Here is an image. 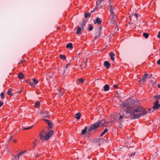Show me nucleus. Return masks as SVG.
<instances>
[{
  "mask_svg": "<svg viewBox=\"0 0 160 160\" xmlns=\"http://www.w3.org/2000/svg\"><path fill=\"white\" fill-rule=\"evenodd\" d=\"M47 115H45V116H44V117L47 118H49L50 117V116L49 115H48L47 114Z\"/></svg>",
  "mask_w": 160,
  "mask_h": 160,
  "instance_id": "41",
  "label": "nucleus"
},
{
  "mask_svg": "<svg viewBox=\"0 0 160 160\" xmlns=\"http://www.w3.org/2000/svg\"><path fill=\"white\" fill-rule=\"evenodd\" d=\"M68 65H69V64H67V65H66V68H68Z\"/></svg>",
  "mask_w": 160,
  "mask_h": 160,
  "instance_id": "59",
  "label": "nucleus"
},
{
  "mask_svg": "<svg viewBox=\"0 0 160 160\" xmlns=\"http://www.w3.org/2000/svg\"><path fill=\"white\" fill-rule=\"evenodd\" d=\"M138 13H136L134 15H132V17H131V19H132V18H135L137 20H138Z\"/></svg>",
  "mask_w": 160,
  "mask_h": 160,
  "instance_id": "18",
  "label": "nucleus"
},
{
  "mask_svg": "<svg viewBox=\"0 0 160 160\" xmlns=\"http://www.w3.org/2000/svg\"><path fill=\"white\" fill-rule=\"evenodd\" d=\"M158 87L159 88H160V84L158 85Z\"/></svg>",
  "mask_w": 160,
  "mask_h": 160,
  "instance_id": "60",
  "label": "nucleus"
},
{
  "mask_svg": "<svg viewBox=\"0 0 160 160\" xmlns=\"http://www.w3.org/2000/svg\"><path fill=\"white\" fill-rule=\"evenodd\" d=\"M22 152H21V153H19L18 154V155L19 156H20L21 155H22Z\"/></svg>",
  "mask_w": 160,
  "mask_h": 160,
  "instance_id": "57",
  "label": "nucleus"
},
{
  "mask_svg": "<svg viewBox=\"0 0 160 160\" xmlns=\"http://www.w3.org/2000/svg\"><path fill=\"white\" fill-rule=\"evenodd\" d=\"M12 138V136H10V139L8 140V142H9L10 140H11Z\"/></svg>",
  "mask_w": 160,
  "mask_h": 160,
  "instance_id": "53",
  "label": "nucleus"
},
{
  "mask_svg": "<svg viewBox=\"0 0 160 160\" xmlns=\"http://www.w3.org/2000/svg\"><path fill=\"white\" fill-rule=\"evenodd\" d=\"M160 109V104H158V102L157 100L154 103L153 106L152 107V109Z\"/></svg>",
  "mask_w": 160,
  "mask_h": 160,
  "instance_id": "5",
  "label": "nucleus"
},
{
  "mask_svg": "<svg viewBox=\"0 0 160 160\" xmlns=\"http://www.w3.org/2000/svg\"><path fill=\"white\" fill-rule=\"evenodd\" d=\"M146 80V78L144 77L140 79L139 82L140 83H141L142 82H144Z\"/></svg>",
  "mask_w": 160,
  "mask_h": 160,
  "instance_id": "20",
  "label": "nucleus"
},
{
  "mask_svg": "<svg viewBox=\"0 0 160 160\" xmlns=\"http://www.w3.org/2000/svg\"><path fill=\"white\" fill-rule=\"evenodd\" d=\"M113 87L115 89H117L118 88V86L117 85H114Z\"/></svg>",
  "mask_w": 160,
  "mask_h": 160,
  "instance_id": "42",
  "label": "nucleus"
},
{
  "mask_svg": "<svg viewBox=\"0 0 160 160\" xmlns=\"http://www.w3.org/2000/svg\"><path fill=\"white\" fill-rule=\"evenodd\" d=\"M81 29H82L80 27H78L77 30H81Z\"/></svg>",
  "mask_w": 160,
  "mask_h": 160,
  "instance_id": "52",
  "label": "nucleus"
},
{
  "mask_svg": "<svg viewBox=\"0 0 160 160\" xmlns=\"http://www.w3.org/2000/svg\"><path fill=\"white\" fill-rule=\"evenodd\" d=\"M26 152V151H23V152H22V154H24V153Z\"/></svg>",
  "mask_w": 160,
  "mask_h": 160,
  "instance_id": "56",
  "label": "nucleus"
},
{
  "mask_svg": "<svg viewBox=\"0 0 160 160\" xmlns=\"http://www.w3.org/2000/svg\"><path fill=\"white\" fill-rule=\"evenodd\" d=\"M87 59L86 61L82 64L81 67H82V68H85L86 65H87Z\"/></svg>",
  "mask_w": 160,
  "mask_h": 160,
  "instance_id": "19",
  "label": "nucleus"
},
{
  "mask_svg": "<svg viewBox=\"0 0 160 160\" xmlns=\"http://www.w3.org/2000/svg\"><path fill=\"white\" fill-rule=\"evenodd\" d=\"M39 102H36L35 103V107L36 108H38L39 106Z\"/></svg>",
  "mask_w": 160,
  "mask_h": 160,
  "instance_id": "28",
  "label": "nucleus"
},
{
  "mask_svg": "<svg viewBox=\"0 0 160 160\" xmlns=\"http://www.w3.org/2000/svg\"><path fill=\"white\" fill-rule=\"evenodd\" d=\"M35 143H34V145L35 146L36 145V142H37V140H35Z\"/></svg>",
  "mask_w": 160,
  "mask_h": 160,
  "instance_id": "54",
  "label": "nucleus"
},
{
  "mask_svg": "<svg viewBox=\"0 0 160 160\" xmlns=\"http://www.w3.org/2000/svg\"><path fill=\"white\" fill-rule=\"evenodd\" d=\"M24 77V75L21 72H20L18 75V78L20 79H22Z\"/></svg>",
  "mask_w": 160,
  "mask_h": 160,
  "instance_id": "17",
  "label": "nucleus"
},
{
  "mask_svg": "<svg viewBox=\"0 0 160 160\" xmlns=\"http://www.w3.org/2000/svg\"><path fill=\"white\" fill-rule=\"evenodd\" d=\"M66 48H70V49H72L73 48V46L72 43H69L66 45Z\"/></svg>",
  "mask_w": 160,
  "mask_h": 160,
  "instance_id": "16",
  "label": "nucleus"
},
{
  "mask_svg": "<svg viewBox=\"0 0 160 160\" xmlns=\"http://www.w3.org/2000/svg\"><path fill=\"white\" fill-rule=\"evenodd\" d=\"M48 112H46L45 111H44V112L41 111V114H42V115L44 117V116H45L46 114H48Z\"/></svg>",
  "mask_w": 160,
  "mask_h": 160,
  "instance_id": "24",
  "label": "nucleus"
},
{
  "mask_svg": "<svg viewBox=\"0 0 160 160\" xmlns=\"http://www.w3.org/2000/svg\"><path fill=\"white\" fill-rule=\"evenodd\" d=\"M115 10V8L112 9L111 8L110 9V13L112 15H115V13H114V10Z\"/></svg>",
  "mask_w": 160,
  "mask_h": 160,
  "instance_id": "21",
  "label": "nucleus"
},
{
  "mask_svg": "<svg viewBox=\"0 0 160 160\" xmlns=\"http://www.w3.org/2000/svg\"><path fill=\"white\" fill-rule=\"evenodd\" d=\"M7 94L9 95H11V96H12L13 95V94H12L11 93V89L10 88L9 89L8 91V92H7Z\"/></svg>",
  "mask_w": 160,
  "mask_h": 160,
  "instance_id": "25",
  "label": "nucleus"
},
{
  "mask_svg": "<svg viewBox=\"0 0 160 160\" xmlns=\"http://www.w3.org/2000/svg\"><path fill=\"white\" fill-rule=\"evenodd\" d=\"M88 128L87 127H85L84 129L82 130L81 132V134L82 135H84L86 132Z\"/></svg>",
  "mask_w": 160,
  "mask_h": 160,
  "instance_id": "14",
  "label": "nucleus"
},
{
  "mask_svg": "<svg viewBox=\"0 0 160 160\" xmlns=\"http://www.w3.org/2000/svg\"><path fill=\"white\" fill-rule=\"evenodd\" d=\"M39 157V155L38 154H36V158H38V157Z\"/></svg>",
  "mask_w": 160,
  "mask_h": 160,
  "instance_id": "55",
  "label": "nucleus"
},
{
  "mask_svg": "<svg viewBox=\"0 0 160 160\" xmlns=\"http://www.w3.org/2000/svg\"><path fill=\"white\" fill-rule=\"evenodd\" d=\"M103 88L104 91H108L110 89L109 85L108 84H105L103 87Z\"/></svg>",
  "mask_w": 160,
  "mask_h": 160,
  "instance_id": "11",
  "label": "nucleus"
},
{
  "mask_svg": "<svg viewBox=\"0 0 160 160\" xmlns=\"http://www.w3.org/2000/svg\"><path fill=\"white\" fill-rule=\"evenodd\" d=\"M57 28H58L57 29H59L60 28V27H58Z\"/></svg>",
  "mask_w": 160,
  "mask_h": 160,
  "instance_id": "62",
  "label": "nucleus"
},
{
  "mask_svg": "<svg viewBox=\"0 0 160 160\" xmlns=\"http://www.w3.org/2000/svg\"><path fill=\"white\" fill-rule=\"evenodd\" d=\"M82 31H76V33L78 34L81 33Z\"/></svg>",
  "mask_w": 160,
  "mask_h": 160,
  "instance_id": "39",
  "label": "nucleus"
},
{
  "mask_svg": "<svg viewBox=\"0 0 160 160\" xmlns=\"http://www.w3.org/2000/svg\"><path fill=\"white\" fill-rule=\"evenodd\" d=\"M153 98L158 99H160V94L155 95L153 97Z\"/></svg>",
  "mask_w": 160,
  "mask_h": 160,
  "instance_id": "30",
  "label": "nucleus"
},
{
  "mask_svg": "<svg viewBox=\"0 0 160 160\" xmlns=\"http://www.w3.org/2000/svg\"><path fill=\"white\" fill-rule=\"evenodd\" d=\"M109 8H110V9H111V8H112V9H114V8H113L112 7V5L111 4H109Z\"/></svg>",
  "mask_w": 160,
  "mask_h": 160,
  "instance_id": "46",
  "label": "nucleus"
},
{
  "mask_svg": "<svg viewBox=\"0 0 160 160\" xmlns=\"http://www.w3.org/2000/svg\"><path fill=\"white\" fill-rule=\"evenodd\" d=\"M115 18H116L115 15H112V18H111V20L114 21L115 19Z\"/></svg>",
  "mask_w": 160,
  "mask_h": 160,
  "instance_id": "32",
  "label": "nucleus"
},
{
  "mask_svg": "<svg viewBox=\"0 0 160 160\" xmlns=\"http://www.w3.org/2000/svg\"><path fill=\"white\" fill-rule=\"evenodd\" d=\"M101 121H98L97 122L95 123L94 124H92L91 126L89 127L88 128V132H90L93 130H95L99 127Z\"/></svg>",
  "mask_w": 160,
  "mask_h": 160,
  "instance_id": "3",
  "label": "nucleus"
},
{
  "mask_svg": "<svg viewBox=\"0 0 160 160\" xmlns=\"http://www.w3.org/2000/svg\"><path fill=\"white\" fill-rule=\"evenodd\" d=\"M30 85L32 86H34V84L33 82H30Z\"/></svg>",
  "mask_w": 160,
  "mask_h": 160,
  "instance_id": "44",
  "label": "nucleus"
},
{
  "mask_svg": "<svg viewBox=\"0 0 160 160\" xmlns=\"http://www.w3.org/2000/svg\"><path fill=\"white\" fill-rule=\"evenodd\" d=\"M104 65L105 67H106L108 69L110 66V64L108 62L105 61L104 63Z\"/></svg>",
  "mask_w": 160,
  "mask_h": 160,
  "instance_id": "7",
  "label": "nucleus"
},
{
  "mask_svg": "<svg viewBox=\"0 0 160 160\" xmlns=\"http://www.w3.org/2000/svg\"><path fill=\"white\" fill-rule=\"evenodd\" d=\"M102 21L100 20V18L99 17H97L96 18V19L94 21V23L95 24L96 23L98 24H100L102 22Z\"/></svg>",
  "mask_w": 160,
  "mask_h": 160,
  "instance_id": "6",
  "label": "nucleus"
},
{
  "mask_svg": "<svg viewBox=\"0 0 160 160\" xmlns=\"http://www.w3.org/2000/svg\"><path fill=\"white\" fill-rule=\"evenodd\" d=\"M13 142H17V141L15 140H13Z\"/></svg>",
  "mask_w": 160,
  "mask_h": 160,
  "instance_id": "61",
  "label": "nucleus"
},
{
  "mask_svg": "<svg viewBox=\"0 0 160 160\" xmlns=\"http://www.w3.org/2000/svg\"><path fill=\"white\" fill-rule=\"evenodd\" d=\"M53 133V131H50L48 133L45 134V132L42 131L39 135L40 138L42 141H43L44 139L46 140H48L49 138L52 136Z\"/></svg>",
  "mask_w": 160,
  "mask_h": 160,
  "instance_id": "2",
  "label": "nucleus"
},
{
  "mask_svg": "<svg viewBox=\"0 0 160 160\" xmlns=\"http://www.w3.org/2000/svg\"><path fill=\"white\" fill-rule=\"evenodd\" d=\"M152 108H149V109H148V111H147V113L148 112H150V111H151V110H152Z\"/></svg>",
  "mask_w": 160,
  "mask_h": 160,
  "instance_id": "50",
  "label": "nucleus"
},
{
  "mask_svg": "<svg viewBox=\"0 0 160 160\" xmlns=\"http://www.w3.org/2000/svg\"><path fill=\"white\" fill-rule=\"evenodd\" d=\"M157 37L159 38H160V31L158 32V34L157 35Z\"/></svg>",
  "mask_w": 160,
  "mask_h": 160,
  "instance_id": "43",
  "label": "nucleus"
},
{
  "mask_svg": "<svg viewBox=\"0 0 160 160\" xmlns=\"http://www.w3.org/2000/svg\"><path fill=\"white\" fill-rule=\"evenodd\" d=\"M90 14L88 12L85 14L84 17L85 18H87L90 17Z\"/></svg>",
  "mask_w": 160,
  "mask_h": 160,
  "instance_id": "27",
  "label": "nucleus"
},
{
  "mask_svg": "<svg viewBox=\"0 0 160 160\" xmlns=\"http://www.w3.org/2000/svg\"><path fill=\"white\" fill-rule=\"evenodd\" d=\"M20 92H18L17 93H20Z\"/></svg>",
  "mask_w": 160,
  "mask_h": 160,
  "instance_id": "63",
  "label": "nucleus"
},
{
  "mask_svg": "<svg viewBox=\"0 0 160 160\" xmlns=\"http://www.w3.org/2000/svg\"><path fill=\"white\" fill-rule=\"evenodd\" d=\"M33 125L32 126L29 127H28L26 128H25L23 126H22V128H23V129L24 130H28L29 129H30L33 127Z\"/></svg>",
  "mask_w": 160,
  "mask_h": 160,
  "instance_id": "31",
  "label": "nucleus"
},
{
  "mask_svg": "<svg viewBox=\"0 0 160 160\" xmlns=\"http://www.w3.org/2000/svg\"><path fill=\"white\" fill-rule=\"evenodd\" d=\"M65 70H64L63 72V73H65Z\"/></svg>",
  "mask_w": 160,
  "mask_h": 160,
  "instance_id": "64",
  "label": "nucleus"
},
{
  "mask_svg": "<svg viewBox=\"0 0 160 160\" xmlns=\"http://www.w3.org/2000/svg\"><path fill=\"white\" fill-rule=\"evenodd\" d=\"M147 112L137 104L133 106H128L126 110V112L130 114V118L132 119L138 118L142 115L146 114Z\"/></svg>",
  "mask_w": 160,
  "mask_h": 160,
  "instance_id": "1",
  "label": "nucleus"
},
{
  "mask_svg": "<svg viewBox=\"0 0 160 160\" xmlns=\"http://www.w3.org/2000/svg\"><path fill=\"white\" fill-rule=\"evenodd\" d=\"M113 27H115V29H116V30H118V27L117 26V24H114Z\"/></svg>",
  "mask_w": 160,
  "mask_h": 160,
  "instance_id": "37",
  "label": "nucleus"
},
{
  "mask_svg": "<svg viewBox=\"0 0 160 160\" xmlns=\"http://www.w3.org/2000/svg\"><path fill=\"white\" fill-rule=\"evenodd\" d=\"M98 121H101V122L100 123V124H101L102 126L106 127L107 126L108 124L105 123V121L104 120H99Z\"/></svg>",
  "mask_w": 160,
  "mask_h": 160,
  "instance_id": "10",
  "label": "nucleus"
},
{
  "mask_svg": "<svg viewBox=\"0 0 160 160\" xmlns=\"http://www.w3.org/2000/svg\"><path fill=\"white\" fill-rule=\"evenodd\" d=\"M60 58L63 60H64L66 58V56L64 55H60Z\"/></svg>",
  "mask_w": 160,
  "mask_h": 160,
  "instance_id": "23",
  "label": "nucleus"
},
{
  "mask_svg": "<svg viewBox=\"0 0 160 160\" xmlns=\"http://www.w3.org/2000/svg\"><path fill=\"white\" fill-rule=\"evenodd\" d=\"M143 36L146 38H147L149 36V34L147 33H143Z\"/></svg>",
  "mask_w": 160,
  "mask_h": 160,
  "instance_id": "26",
  "label": "nucleus"
},
{
  "mask_svg": "<svg viewBox=\"0 0 160 160\" xmlns=\"http://www.w3.org/2000/svg\"><path fill=\"white\" fill-rule=\"evenodd\" d=\"M135 101L131 99H128V100L126 102H125L123 104V106H133L134 105V104H135Z\"/></svg>",
  "mask_w": 160,
  "mask_h": 160,
  "instance_id": "4",
  "label": "nucleus"
},
{
  "mask_svg": "<svg viewBox=\"0 0 160 160\" xmlns=\"http://www.w3.org/2000/svg\"><path fill=\"white\" fill-rule=\"evenodd\" d=\"M148 76H149V75L148 73H145L144 75V77L147 78V77L148 78Z\"/></svg>",
  "mask_w": 160,
  "mask_h": 160,
  "instance_id": "40",
  "label": "nucleus"
},
{
  "mask_svg": "<svg viewBox=\"0 0 160 160\" xmlns=\"http://www.w3.org/2000/svg\"><path fill=\"white\" fill-rule=\"evenodd\" d=\"M75 118L77 119H79L80 118L81 114L80 112H78L75 115Z\"/></svg>",
  "mask_w": 160,
  "mask_h": 160,
  "instance_id": "13",
  "label": "nucleus"
},
{
  "mask_svg": "<svg viewBox=\"0 0 160 160\" xmlns=\"http://www.w3.org/2000/svg\"><path fill=\"white\" fill-rule=\"evenodd\" d=\"M25 61V60L24 59H22V60H20V63H22V62H24Z\"/></svg>",
  "mask_w": 160,
  "mask_h": 160,
  "instance_id": "45",
  "label": "nucleus"
},
{
  "mask_svg": "<svg viewBox=\"0 0 160 160\" xmlns=\"http://www.w3.org/2000/svg\"><path fill=\"white\" fill-rule=\"evenodd\" d=\"M44 120L45 121V122L48 124V125L50 128H52V127H53V125L51 123V122H50V121H49L47 119H44Z\"/></svg>",
  "mask_w": 160,
  "mask_h": 160,
  "instance_id": "8",
  "label": "nucleus"
},
{
  "mask_svg": "<svg viewBox=\"0 0 160 160\" xmlns=\"http://www.w3.org/2000/svg\"><path fill=\"white\" fill-rule=\"evenodd\" d=\"M110 55L111 57V60L112 61H113L114 60V57L115 56V54L113 52H112L110 53Z\"/></svg>",
  "mask_w": 160,
  "mask_h": 160,
  "instance_id": "15",
  "label": "nucleus"
},
{
  "mask_svg": "<svg viewBox=\"0 0 160 160\" xmlns=\"http://www.w3.org/2000/svg\"><path fill=\"white\" fill-rule=\"evenodd\" d=\"M85 25H86L85 22H83V23H82V27H81V28L82 30L84 29V28H83L85 27Z\"/></svg>",
  "mask_w": 160,
  "mask_h": 160,
  "instance_id": "34",
  "label": "nucleus"
},
{
  "mask_svg": "<svg viewBox=\"0 0 160 160\" xmlns=\"http://www.w3.org/2000/svg\"><path fill=\"white\" fill-rule=\"evenodd\" d=\"M20 156L18 154L15 156V159L16 160H18Z\"/></svg>",
  "mask_w": 160,
  "mask_h": 160,
  "instance_id": "36",
  "label": "nucleus"
},
{
  "mask_svg": "<svg viewBox=\"0 0 160 160\" xmlns=\"http://www.w3.org/2000/svg\"><path fill=\"white\" fill-rule=\"evenodd\" d=\"M136 154V152H133L132 154H131L130 155V157H133L135 154Z\"/></svg>",
  "mask_w": 160,
  "mask_h": 160,
  "instance_id": "38",
  "label": "nucleus"
},
{
  "mask_svg": "<svg viewBox=\"0 0 160 160\" xmlns=\"http://www.w3.org/2000/svg\"><path fill=\"white\" fill-rule=\"evenodd\" d=\"M96 36L95 37V39H97L98 38L100 35V31H98L97 33H96Z\"/></svg>",
  "mask_w": 160,
  "mask_h": 160,
  "instance_id": "12",
  "label": "nucleus"
},
{
  "mask_svg": "<svg viewBox=\"0 0 160 160\" xmlns=\"http://www.w3.org/2000/svg\"><path fill=\"white\" fill-rule=\"evenodd\" d=\"M157 63L158 64L160 65V59L157 61Z\"/></svg>",
  "mask_w": 160,
  "mask_h": 160,
  "instance_id": "47",
  "label": "nucleus"
},
{
  "mask_svg": "<svg viewBox=\"0 0 160 160\" xmlns=\"http://www.w3.org/2000/svg\"><path fill=\"white\" fill-rule=\"evenodd\" d=\"M98 30H101V29H102V27L101 26H99V27L98 28Z\"/></svg>",
  "mask_w": 160,
  "mask_h": 160,
  "instance_id": "51",
  "label": "nucleus"
},
{
  "mask_svg": "<svg viewBox=\"0 0 160 160\" xmlns=\"http://www.w3.org/2000/svg\"><path fill=\"white\" fill-rule=\"evenodd\" d=\"M108 130L107 128H106L105 130L102 132L101 133L100 135L101 137H102L103 135H104L108 131Z\"/></svg>",
  "mask_w": 160,
  "mask_h": 160,
  "instance_id": "22",
  "label": "nucleus"
},
{
  "mask_svg": "<svg viewBox=\"0 0 160 160\" xmlns=\"http://www.w3.org/2000/svg\"><path fill=\"white\" fill-rule=\"evenodd\" d=\"M123 118V116H120L119 118V120H121V119H122Z\"/></svg>",
  "mask_w": 160,
  "mask_h": 160,
  "instance_id": "49",
  "label": "nucleus"
},
{
  "mask_svg": "<svg viewBox=\"0 0 160 160\" xmlns=\"http://www.w3.org/2000/svg\"><path fill=\"white\" fill-rule=\"evenodd\" d=\"M3 103L2 102H0V108L3 105Z\"/></svg>",
  "mask_w": 160,
  "mask_h": 160,
  "instance_id": "48",
  "label": "nucleus"
},
{
  "mask_svg": "<svg viewBox=\"0 0 160 160\" xmlns=\"http://www.w3.org/2000/svg\"><path fill=\"white\" fill-rule=\"evenodd\" d=\"M84 82L83 79L82 78L78 79L77 80V84H79L80 83H82Z\"/></svg>",
  "mask_w": 160,
  "mask_h": 160,
  "instance_id": "9",
  "label": "nucleus"
},
{
  "mask_svg": "<svg viewBox=\"0 0 160 160\" xmlns=\"http://www.w3.org/2000/svg\"><path fill=\"white\" fill-rule=\"evenodd\" d=\"M89 28H88V30H92L93 29V27L91 25H89Z\"/></svg>",
  "mask_w": 160,
  "mask_h": 160,
  "instance_id": "35",
  "label": "nucleus"
},
{
  "mask_svg": "<svg viewBox=\"0 0 160 160\" xmlns=\"http://www.w3.org/2000/svg\"><path fill=\"white\" fill-rule=\"evenodd\" d=\"M95 11H96V10H95V9H94L91 12V13H92L93 12H94Z\"/></svg>",
  "mask_w": 160,
  "mask_h": 160,
  "instance_id": "58",
  "label": "nucleus"
},
{
  "mask_svg": "<svg viewBox=\"0 0 160 160\" xmlns=\"http://www.w3.org/2000/svg\"><path fill=\"white\" fill-rule=\"evenodd\" d=\"M32 81L34 84V85H36L38 83V81L35 78L33 79Z\"/></svg>",
  "mask_w": 160,
  "mask_h": 160,
  "instance_id": "29",
  "label": "nucleus"
},
{
  "mask_svg": "<svg viewBox=\"0 0 160 160\" xmlns=\"http://www.w3.org/2000/svg\"><path fill=\"white\" fill-rule=\"evenodd\" d=\"M4 94V93H3V92H2L1 93L0 96L1 97V98L2 99H4L5 98L4 97H3Z\"/></svg>",
  "mask_w": 160,
  "mask_h": 160,
  "instance_id": "33",
  "label": "nucleus"
}]
</instances>
